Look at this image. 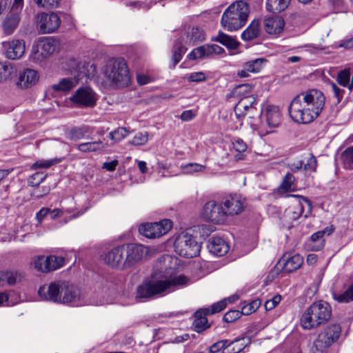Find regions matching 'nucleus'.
I'll return each instance as SVG.
<instances>
[{"label":"nucleus","instance_id":"f257e3e1","mask_svg":"<svg viewBox=\"0 0 353 353\" xmlns=\"http://www.w3.org/2000/svg\"><path fill=\"white\" fill-rule=\"evenodd\" d=\"M177 261L176 257L168 254H164L158 258L152 276L157 277L159 275L160 278L165 280L143 282L137 288L136 297L148 299L167 290H174L188 285L189 279L187 276L182 274L172 276L173 270L176 268Z\"/></svg>","mask_w":353,"mask_h":353},{"label":"nucleus","instance_id":"f03ea898","mask_svg":"<svg viewBox=\"0 0 353 353\" xmlns=\"http://www.w3.org/2000/svg\"><path fill=\"white\" fill-rule=\"evenodd\" d=\"M325 98L322 92L312 89L296 96L288 111L291 118L298 123H310L322 112Z\"/></svg>","mask_w":353,"mask_h":353},{"label":"nucleus","instance_id":"7ed1b4c3","mask_svg":"<svg viewBox=\"0 0 353 353\" xmlns=\"http://www.w3.org/2000/svg\"><path fill=\"white\" fill-rule=\"evenodd\" d=\"M148 252V248L140 244L124 243L104 253L101 257L111 268L125 270L139 263Z\"/></svg>","mask_w":353,"mask_h":353},{"label":"nucleus","instance_id":"20e7f679","mask_svg":"<svg viewBox=\"0 0 353 353\" xmlns=\"http://www.w3.org/2000/svg\"><path fill=\"white\" fill-rule=\"evenodd\" d=\"M38 294L43 301L72 305H77L81 297L79 288L66 281H56L41 286Z\"/></svg>","mask_w":353,"mask_h":353},{"label":"nucleus","instance_id":"39448f33","mask_svg":"<svg viewBox=\"0 0 353 353\" xmlns=\"http://www.w3.org/2000/svg\"><path fill=\"white\" fill-rule=\"evenodd\" d=\"M106 82L114 88H124L130 83L127 64L123 59H110L102 69Z\"/></svg>","mask_w":353,"mask_h":353},{"label":"nucleus","instance_id":"423d86ee","mask_svg":"<svg viewBox=\"0 0 353 353\" xmlns=\"http://www.w3.org/2000/svg\"><path fill=\"white\" fill-rule=\"evenodd\" d=\"M250 13L248 3L236 1L230 5L223 12L221 25L227 31L232 32L241 29L246 23Z\"/></svg>","mask_w":353,"mask_h":353},{"label":"nucleus","instance_id":"0eeeda50","mask_svg":"<svg viewBox=\"0 0 353 353\" xmlns=\"http://www.w3.org/2000/svg\"><path fill=\"white\" fill-rule=\"evenodd\" d=\"M332 316L330 305L324 301L313 303L303 313L300 324L304 330H312L325 324Z\"/></svg>","mask_w":353,"mask_h":353},{"label":"nucleus","instance_id":"6e6552de","mask_svg":"<svg viewBox=\"0 0 353 353\" xmlns=\"http://www.w3.org/2000/svg\"><path fill=\"white\" fill-rule=\"evenodd\" d=\"M67 65L68 68L66 70L73 75V77L60 79L58 83L52 85L53 90L68 92L79 83L80 80L88 76L89 67H92L90 63L79 61L74 58L70 59Z\"/></svg>","mask_w":353,"mask_h":353},{"label":"nucleus","instance_id":"1a4fd4ad","mask_svg":"<svg viewBox=\"0 0 353 353\" xmlns=\"http://www.w3.org/2000/svg\"><path fill=\"white\" fill-rule=\"evenodd\" d=\"M341 332L340 325L332 323L327 325L314 341L317 353H323L327 348L334 344L339 339Z\"/></svg>","mask_w":353,"mask_h":353},{"label":"nucleus","instance_id":"9d476101","mask_svg":"<svg viewBox=\"0 0 353 353\" xmlns=\"http://www.w3.org/2000/svg\"><path fill=\"white\" fill-rule=\"evenodd\" d=\"M174 250L185 258H192L199 254V245L192 234L188 232L181 233L175 239Z\"/></svg>","mask_w":353,"mask_h":353},{"label":"nucleus","instance_id":"9b49d317","mask_svg":"<svg viewBox=\"0 0 353 353\" xmlns=\"http://www.w3.org/2000/svg\"><path fill=\"white\" fill-rule=\"evenodd\" d=\"M23 0H14L10 12L6 16L1 23L2 32L5 35L12 34L19 26L21 21L20 12Z\"/></svg>","mask_w":353,"mask_h":353},{"label":"nucleus","instance_id":"f8f14e48","mask_svg":"<svg viewBox=\"0 0 353 353\" xmlns=\"http://www.w3.org/2000/svg\"><path fill=\"white\" fill-rule=\"evenodd\" d=\"M172 227L170 219H163L159 222L143 223L139 228V232L149 239H156L168 233Z\"/></svg>","mask_w":353,"mask_h":353},{"label":"nucleus","instance_id":"ddd939ff","mask_svg":"<svg viewBox=\"0 0 353 353\" xmlns=\"http://www.w3.org/2000/svg\"><path fill=\"white\" fill-rule=\"evenodd\" d=\"M65 263V259L63 256L50 255L48 256H37L33 259L32 265L34 268L41 273H48L56 270Z\"/></svg>","mask_w":353,"mask_h":353},{"label":"nucleus","instance_id":"4468645a","mask_svg":"<svg viewBox=\"0 0 353 353\" xmlns=\"http://www.w3.org/2000/svg\"><path fill=\"white\" fill-rule=\"evenodd\" d=\"M70 101L79 108H93L97 104V95L89 87H81L70 97Z\"/></svg>","mask_w":353,"mask_h":353},{"label":"nucleus","instance_id":"2eb2a0df","mask_svg":"<svg viewBox=\"0 0 353 353\" xmlns=\"http://www.w3.org/2000/svg\"><path fill=\"white\" fill-rule=\"evenodd\" d=\"M201 216L203 219L216 224L221 223L226 219L221 202L217 203L215 201H210L205 203Z\"/></svg>","mask_w":353,"mask_h":353},{"label":"nucleus","instance_id":"dca6fc26","mask_svg":"<svg viewBox=\"0 0 353 353\" xmlns=\"http://www.w3.org/2000/svg\"><path fill=\"white\" fill-rule=\"evenodd\" d=\"M287 167L293 172L303 170L305 174H310L316 172L317 160L313 154H303L298 160L288 164Z\"/></svg>","mask_w":353,"mask_h":353},{"label":"nucleus","instance_id":"f3484780","mask_svg":"<svg viewBox=\"0 0 353 353\" xmlns=\"http://www.w3.org/2000/svg\"><path fill=\"white\" fill-rule=\"evenodd\" d=\"M289 196L295 198V200L291 202L284 212V217L287 221L297 220L303 214L305 205H307L310 210H311V203L305 197L299 195Z\"/></svg>","mask_w":353,"mask_h":353},{"label":"nucleus","instance_id":"a211bd4d","mask_svg":"<svg viewBox=\"0 0 353 353\" xmlns=\"http://www.w3.org/2000/svg\"><path fill=\"white\" fill-rule=\"evenodd\" d=\"M61 19L54 12L41 13L39 16L37 26L41 34H51L56 32L61 25Z\"/></svg>","mask_w":353,"mask_h":353},{"label":"nucleus","instance_id":"6ab92c4d","mask_svg":"<svg viewBox=\"0 0 353 353\" xmlns=\"http://www.w3.org/2000/svg\"><path fill=\"white\" fill-rule=\"evenodd\" d=\"M261 119L269 128H277L281 123V112L279 108L273 105H265L261 110Z\"/></svg>","mask_w":353,"mask_h":353},{"label":"nucleus","instance_id":"aec40b11","mask_svg":"<svg viewBox=\"0 0 353 353\" xmlns=\"http://www.w3.org/2000/svg\"><path fill=\"white\" fill-rule=\"evenodd\" d=\"M256 99L253 95L241 97L234 107L236 118L241 119L249 112L252 114L254 111H256Z\"/></svg>","mask_w":353,"mask_h":353},{"label":"nucleus","instance_id":"412c9836","mask_svg":"<svg viewBox=\"0 0 353 353\" xmlns=\"http://www.w3.org/2000/svg\"><path fill=\"white\" fill-rule=\"evenodd\" d=\"M225 217L229 215H236L241 213L244 205L241 198L237 195H229L224 197L221 201Z\"/></svg>","mask_w":353,"mask_h":353},{"label":"nucleus","instance_id":"4be33fe9","mask_svg":"<svg viewBox=\"0 0 353 353\" xmlns=\"http://www.w3.org/2000/svg\"><path fill=\"white\" fill-rule=\"evenodd\" d=\"M333 231L334 228L330 226L314 233L308 241L309 248L313 251L321 250L325 245L324 235L330 236Z\"/></svg>","mask_w":353,"mask_h":353},{"label":"nucleus","instance_id":"5701e85b","mask_svg":"<svg viewBox=\"0 0 353 353\" xmlns=\"http://www.w3.org/2000/svg\"><path fill=\"white\" fill-rule=\"evenodd\" d=\"M207 248L210 253L217 256H223L229 251L228 243L223 239L219 236L210 238Z\"/></svg>","mask_w":353,"mask_h":353},{"label":"nucleus","instance_id":"b1692460","mask_svg":"<svg viewBox=\"0 0 353 353\" xmlns=\"http://www.w3.org/2000/svg\"><path fill=\"white\" fill-rule=\"evenodd\" d=\"M282 269L285 272H292L299 269L303 263V257L299 254H286L282 261Z\"/></svg>","mask_w":353,"mask_h":353},{"label":"nucleus","instance_id":"393cba45","mask_svg":"<svg viewBox=\"0 0 353 353\" xmlns=\"http://www.w3.org/2000/svg\"><path fill=\"white\" fill-rule=\"evenodd\" d=\"M285 21L280 16H273L264 20V28L269 34H279L284 28Z\"/></svg>","mask_w":353,"mask_h":353},{"label":"nucleus","instance_id":"a878e982","mask_svg":"<svg viewBox=\"0 0 353 353\" xmlns=\"http://www.w3.org/2000/svg\"><path fill=\"white\" fill-rule=\"evenodd\" d=\"M38 79V73L36 70L26 69L19 74L17 84L21 88H27L34 85Z\"/></svg>","mask_w":353,"mask_h":353},{"label":"nucleus","instance_id":"bb28decb","mask_svg":"<svg viewBox=\"0 0 353 353\" xmlns=\"http://www.w3.org/2000/svg\"><path fill=\"white\" fill-rule=\"evenodd\" d=\"M25 48V42L23 40L13 41L6 49V55L11 59H19L24 54Z\"/></svg>","mask_w":353,"mask_h":353},{"label":"nucleus","instance_id":"cd10ccee","mask_svg":"<svg viewBox=\"0 0 353 353\" xmlns=\"http://www.w3.org/2000/svg\"><path fill=\"white\" fill-rule=\"evenodd\" d=\"M107 146L108 143H105L103 141L99 139L79 143L77 145V149L84 153L95 152L105 149Z\"/></svg>","mask_w":353,"mask_h":353},{"label":"nucleus","instance_id":"c85d7f7f","mask_svg":"<svg viewBox=\"0 0 353 353\" xmlns=\"http://www.w3.org/2000/svg\"><path fill=\"white\" fill-rule=\"evenodd\" d=\"M260 33V22L254 19L248 27L242 32L241 38L245 41H251L257 38Z\"/></svg>","mask_w":353,"mask_h":353},{"label":"nucleus","instance_id":"c756f323","mask_svg":"<svg viewBox=\"0 0 353 353\" xmlns=\"http://www.w3.org/2000/svg\"><path fill=\"white\" fill-rule=\"evenodd\" d=\"M291 0H266V9L272 13H279L285 10Z\"/></svg>","mask_w":353,"mask_h":353},{"label":"nucleus","instance_id":"7c9ffc66","mask_svg":"<svg viewBox=\"0 0 353 353\" xmlns=\"http://www.w3.org/2000/svg\"><path fill=\"white\" fill-rule=\"evenodd\" d=\"M183 36L180 37L174 43L172 48V59L173 61L172 67L175 65L181 60L183 54L186 52L187 48H185L182 43Z\"/></svg>","mask_w":353,"mask_h":353},{"label":"nucleus","instance_id":"2f4dec72","mask_svg":"<svg viewBox=\"0 0 353 353\" xmlns=\"http://www.w3.org/2000/svg\"><path fill=\"white\" fill-rule=\"evenodd\" d=\"M41 54L44 58L55 52L58 48V42L53 38H46L40 41Z\"/></svg>","mask_w":353,"mask_h":353},{"label":"nucleus","instance_id":"473e14b6","mask_svg":"<svg viewBox=\"0 0 353 353\" xmlns=\"http://www.w3.org/2000/svg\"><path fill=\"white\" fill-rule=\"evenodd\" d=\"M214 40L221 43L229 49L234 50L239 46V43L236 39L222 32H219Z\"/></svg>","mask_w":353,"mask_h":353},{"label":"nucleus","instance_id":"72a5a7b5","mask_svg":"<svg viewBox=\"0 0 353 353\" xmlns=\"http://www.w3.org/2000/svg\"><path fill=\"white\" fill-rule=\"evenodd\" d=\"M295 178L294 175L288 172L283 177L281 185L279 187V192L284 193L292 192L295 189Z\"/></svg>","mask_w":353,"mask_h":353},{"label":"nucleus","instance_id":"f704fd0d","mask_svg":"<svg viewBox=\"0 0 353 353\" xmlns=\"http://www.w3.org/2000/svg\"><path fill=\"white\" fill-rule=\"evenodd\" d=\"M224 49L216 44L203 45L200 46V58L210 57L214 54H220Z\"/></svg>","mask_w":353,"mask_h":353},{"label":"nucleus","instance_id":"c9c22d12","mask_svg":"<svg viewBox=\"0 0 353 353\" xmlns=\"http://www.w3.org/2000/svg\"><path fill=\"white\" fill-rule=\"evenodd\" d=\"M88 126L72 128L67 133V138L71 141H77L85 137V134L88 132Z\"/></svg>","mask_w":353,"mask_h":353},{"label":"nucleus","instance_id":"e433bc0d","mask_svg":"<svg viewBox=\"0 0 353 353\" xmlns=\"http://www.w3.org/2000/svg\"><path fill=\"white\" fill-rule=\"evenodd\" d=\"M350 70L344 69L338 73L336 81L343 87H347L350 91L353 89V80L350 82Z\"/></svg>","mask_w":353,"mask_h":353},{"label":"nucleus","instance_id":"4c0bfd02","mask_svg":"<svg viewBox=\"0 0 353 353\" xmlns=\"http://www.w3.org/2000/svg\"><path fill=\"white\" fill-rule=\"evenodd\" d=\"M15 72L12 64L8 62H0V82L6 81Z\"/></svg>","mask_w":353,"mask_h":353},{"label":"nucleus","instance_id":"58836bf2","mask_svg":"<svg viewBox=\"0 0 353 353\" xmlns=\"http://www.w3.org/2000/svg\"><path fill=\"white\" fill-rule=\"evenodd\" d=\"M332 297L339 303H349L353 301V283L342 294L332 293Z\"/></svg>","mask_w":353,"mask_h":353},{"label":"nucleus","instance_id":"ea45409f","mask_svg":"<svg viewBox=\"0 0 353 353\" xmlns=\"http://www.w3.org/2000/svg\"><path fill=\"white\" fill-rule=\"evenodd\" d=\"M265 62L264 59H256L246 62L244 64V68L250 72L258 73L261 70Z\"/></svg>","mask_w":353,"mask_h":353},{"label":"nucleus","instance_id":"a19ab883","mask_svg":"<svg viewBox=\"0 0 353 353\" xmlns=\"http://www.w3.org/2000/svg\"><path fill=\"white\" fill-rule=\"evenodd\" d=\"M227 305L226 300L220 301L212 305L211 307L201 308L200 309V313L204 315L213 314L216 312H219L224 310Z\"/></svg>","mask_w":353,"mask_h":353},{"label":"nucleus","instance_id":"79ce46f5","mask_svg":"<svg viewBox=\"0 0 353 353\" xmlns=\"http://www.w3.org/2000/svg\"><path fill=\"white\" fill-rule=\"evenodd\" d=\"M7 283L13 285L20 282L25 276V274L19 271H7Z\"/></svg>","mask_w":353,"mask_h":353},{"label":"nucleus","instance_id":"37998d69","mask_svg":"<svg viewBox=\"0 0 353 353\" xmlns=\"http://www.w3.org/2000/svg\"><path fill=\"white\" fill-rule=\"evenodd\" d=\"M128 134L125 128H119L117 130L110 132L109 138L114 143H117L123 139Z\"/></svg>","mask_w":353,"mask_h":353},{"label":"nucleus","instance_id":"c03bdc74","mask_svg":"<svg viewBox=\"0 0 353 353\" xmlns=\"http://www.w3.org/2000/svg\"><path fill=\"white\" fill-rule=\"evenodd\" d=\"M148 132H138L130 141H129V144L136 146L143 145L148 142Z\"/></svg>","mask_w":353,"mask_h":353},{"label":"nucleus","instance_id":"a18cd8bd","mask_svg":"<svg viewBox=\"0 0 353 353\" xmlns=\"http://www.w3.org/2000/svg\"><path fill=\"white\" fill-rule=\"evenodd\" d=\"M344 167L347 169H353V147L345 150L342 155Z\"/></svg>","mask_w":353,"mask_h":353},{"label":"nucleus","instance_id":"49530a36","mask_svg":"<svg viewBox=\"0 0 353 353\" xmlns=\"http://www.w3.org/2000/svg\"><path fill=\"white\" fill-rule=\"evenodd\" d=\"M261 301L259 299H255L251 301L250 303L244 305L241 309V312L244 315H249L254 312L260 306Z\"/></svg>","mask_w":353,"mask_h":353},{"label":"nucleus","instance_id":"de8ad7c7","mask_svg":"<svg viewBox=\"0 0 353 353\" xmlns=\"http://www.w3.org/2000/svg\"><path fill=\"white\" fill-rule=\"evenodd\" d=\"M252 85L250 84H241L234 88L233 94L236 97H245L244 95L248 94L252 90Z\"/></svg>","mask_w":353,"mask_h":353},{"label":"nucleus","instance_id":"09e8293b","mask_svg":"<svg viewBox=\"0 0 353 353\" xmlns=\"http://www.w3.org/2000/svg\"><path fill=\"white\" fill-rule=\"evenodd\" d=\"M59 161L60 160L57 159H53L47 161H37L32 165L31 168L32 169L48 168L50 166L59 163Z\"/></svg>","mask_w":353,"mask_h":353},{"label":"nucleus","instance_id":"8fccbe9b","mask_svg":"<svg viewBox=\"0 0 353 353\" xmlns=\"http://www.w3.org/2000/svg\"><path fill=\"white\" fill-rule=\"evenodd\" d=\"M39 8L50 9L56 8L60 0H34Z\"/></svg>","mask_w":353,"mask_h":353},{"label":"nucleus","instance_id":"3c124183","mask_svg":"<svg viewBox=\"0 0 353 353\" xmlns=\"http://www.w3.org/2000/svg\"><path fill=\"white\" fill-rule=\"evenodd\" d=\"M45 179L46 175L43 172H36L29 178L28 182L29 185L35 187L39 185Z\"/></svg>","mask_w":353,"mask_h":353},{"label":"nucleus","instance_id":"603ef678","mask_svg":"<svg viewBox=\"0 0 353 353\" xmlns=\"http://www.w3.org/2000/svg\"><path fill=\"white\" fill-rule=\"evenodd\" d=\"M243 313L239 310H230L223 316V321L227 323H232L239 319Z\"/></svg>","mask_w":353,"mask_h":353},{"label":"nucleus","instance_id":"864d4df0","mask_svg":"<svg viewBox=\"0 0 353 353\" xmlns=\"http://www.w3.org/2000/svg\"><path fill=\"white\" fill-rule=\"evenodd\" d=\"M219 14V12L213 10H208L203 11L200 13V19H201L203 22H208L214 20Z\"/></svg>","mask_w":353,"mask_h":353},{"label":"nucleus","instance_id":"5fc2aeb1","mask_svg":"<svg viewBox=\"0 0 353 353\" xmlns=\"http://www.w3.org/2000/svg\"><path fill=\"white\" fill-rule=\"evenodd\" d=\"M281 296L275 295L272 299L267 300L264 304L265 309L268 311L272 310L280 303Z\"/></svg>","mask_w":353,"mask_h":353},{"label":"nucleus","instance_id":"6e6d98bb","mask_svg":"<svg viewBox=\"0 0 353 353\" xmlns=\"http://www.w3.org/2000/svg\"><path fill=\"white\" fill-rule=\"evenodd\" d=\"M30 57L37 61L41 60L44 57L43 54H41V45L40 42L38 44L33 45L32 47Z\"/></svg>","mask_w":353,"mask_h":353},{"label":"nucleus","instance_id":"4d7b16f0","mask_svg":"<svg viewBox=\"0 0 353 353\" xmlns=\"http://www.w3.org/2000/svg\"><path fill=\"white\" fill-rule=\"evenodd\" d=\"M233 148L234 149L239 152L243 153L247 150V144L241 139H236L233 142Z\"/></svg>","mask_w":353,"mask_h":353},{"label":"nucleus","instance_id":"13d9d810","mask_svg":"<svg viewBox=\"0 0 353 353\" xmlns=\"http://www.w3.org/2000/svg\"><path fill=\"white\" fill-rule=\"evenodd\" d=\"M331 90L334 93V96L337 99V103H339L343 97L344 91L340 89L335 83L330 82L329 83Z\"/></svg>","mask_w":353,"mask_h":353},{"label":"nucleus","instance_id":"bf43d9fd","mask_svg":"<svg viewBox=\"0 0 353 353\" xmlns=\"http://www.w3.org/2000/svg\"><path fill=\"white\" fill-rule=\"evenodd\" d=\"M181 168L182 170L183 173L184 174H190L193 172L199 171V164L198 163H188L184 165H181Z\"/></svg>","mask_w":353,"mask_h":353},{"label":"nucleus","instance_id":"052dcab7","mask_svg":"<svg viewBox=\"0 0 353 353\" xmlns=\"http://www.w3.org/2000/svg\"><path fill=\"white\" fill-rule=\"evenodd\" d=\"M201 231L200 230V234L202 236H208L210 235L214 230L215 228L211 225H201Z\"/></svg>","mask_w":353,"mask_h":353},{"label":"nucleus","instance_id":"680f3d73","mask_svg":"<svg viewBox=\"0 0 353 353\" xmlns=\"http://www.w3.org/2000/svg\"><path fill=\"white\" fill-rule=\"evenodd\" d=\"M119 161L117 160H113L110 162H105L103 164L102 168L109 172L114 171L116 167L118 165Z\"/></svg>","mask_w":353,"mask_h":353},{"label":"nucleus","instance_id":"e2e57ef3","mask_svg":"<svg viewBox=\"0 0 353 353\" xmlns=\"http://www.w3.org/2000/svg\"><path fill=\"white\" fill-rule=\"evenodd\" d=\"M50 187L43 186L41 188V190H40L39 188L35 190L34 191L33 194L38 198H41L45 195L48 194L50 192Z\"/></svg>","mask_w":353,"mask_h":353},{"label":"nucleus","instance_id":"0e129e2a","mask_svg":"<svg viewBox=\"0 0 353 353\" xmlns=\"http://www.w3.org/2000/svg\"><path fill=\"white\" fill-rule=\"evenodd\" d=\"M126 5L128 6H130V7L137 8V9H141V8L148 9L149 8V6L146 3H145L144 2H142V1H130V2L127 3Z\"/></svg>","mask_w":353,"mask_h":353},{"label":"nucleus","instance_id":"69168bd1","mask_svg":"<svg viewBox=\"0 0 353 353\" xmlns=\"http://www.w3.org/2000/svg\"><path fill=\"white\" fill-rule=\"evenodd\" d=\"M196 114L193 113L192 110L183 111L181 114V119L183 121H188L196 117Z\"/></svg>","mask_w":353,"mask_h":353},{"label":"nucleus","instance_id":"338daca9","mask_svg":"<svg viewBox=\"0 0 353 353\" xmlns=\"http://www.w3.org/2000/svg\"><path fill=\"white\" fill-rule=\"evenodd\" d=\"M50 209L48 208H41L37 213V219L39 222H41L42 220L48 215L49 214Z\"/></svg>","mask_w":353,"mask_h":353},{"label":"nucleus","instance_id":"774afa93","mask_svg":"<svg viewBox=\"0 0 353 353\" xmlns=\"http://www.w3.org/2000/svg\"><path fill=\"white\" fill-rule=\"evenodd\" d=\"M202 313H200V332L205 330L210 327V324L208 323L206 317L201 316Z\"/></svg>","mask_w":353,"mask_h":353}]
</instances>
